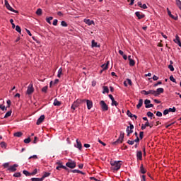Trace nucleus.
<instances>
[{
	"label": "nucleus",
	"mask_w": 181,
	"mask_h": 181,
	"mask_svg": "<svg viewBox=\"0 0 181 181\" xmlns=\"http://www.w3.org/2000/svg\"><path fill=\"white\" fill-rule=\"evenodd\" d=\"M110 165L112 166L111 169H112V170H119V169H121V166L122 165V161L112 160V161H110Z\"/></svg>",
	"instance_id": "1"
},
{
	"label": "nucleus",
	"mask_w": 181,
	"mask_h": 181,
	"mask_svg": "<svg viewBox=\"0 0 181 181\" xmlns=\"http://www.w3.org/2000/svg\"><path fill=\"white\" fill-rule=\"evenodd\" d=\"M83 103H86V99H78L76 100V101L74 102V103L72 104L71 108V110H76V108H77V107H79L80 105Z\"/></svg>",
	"instance_id": "2"
},
{
	"label": "nucleus",
	"mask_w": 181,
	"mask_h": 181,
	"mask_svg": "<svg viewBox=\"0 0 181 181\" xmlns=\"http://www.w3.org/2000/svg\"><path fill=\"white\" fill-rule=\"evenodd\" d=\"M124 135H125V134H124V132H121L118 139L117 141H115V142H113V145H118L119 144H122V141H124Z\"/></svg>",
	"instance_id": "3"
},
{
	"label": "nucleus",
	"mask_w": 181,
	"mask_h": 181,
	"mask_svg": "<svg viewBox=\"0 0 181 181\" xmlns=\"http://www.w3.org/2000/svg\"><path fill=\"white\" fill-rule=\"evenodd\" d=\"M56 165H58V166H57V168H56L57 170H60V169H64L65 170H69V168H67V167L63 165L62 163L60 161H57L56 163Z\"/></svg>",
	"instance_id": "4"
},
{
	"label": "nucleus",
	"mask_w": 181,
	"mask_h": 181,
	"mask_svg": "<svg viewBox=\"0 0 181 181\" xmlns=\"http://www.w3.org/2000/svg\"><path fill=\"white\" fill-rule=\"evenodd\" d=\"M33 91H35V88H33V83H30V85L28 86L27 94H28V95H30V94L33 93Z\"/></svg>",
	"instance_id": "5"
},
{
	"label": "nucleus",
	"mask_w": 181,
	"mask_h": 181,
	"mask_svg": "<svg viewBox=\"0 0 181 181\" xmlns=\"http://www.w3.org/2000/svg\"><path fill=\"white\" fill-rule=\"evenodd\" d=\"M100 105L103 111H108V105L104 100L100 102Z\"/></svg>",
	"instance_id": "6"
},
{
	"label": "nucleus",
	"mask_w": 181,
	"mask_h": 181,
	"mask_svg": "<svg viewBox=\"0 0 181 181\" xmlns=\"http://www.w3.org/2000/svg\"><path fill=\"white\" fill-rule=\"evenodd\" d=\"M66 166H67V168H70L71 169H74V168H76V162H67L66 163Z\"/></svg>",
	"instance_id": "7"
},
{
	"label": "nucleus",
	"mask_w": 181,
	"mask_h": 181,
	"mask_svg": "<svg viewBox=\"0 0 181 181\" xmlns=\"http://www.w3.org/2000/svg\"><path fill=\"white\" fill-rule=\"evenodd\" d=\"M165 91V90L163 88H158L156 90V97H158V95H160V94H163V93Z\"/></svg>",
	"instance_id": "8"
},
{
	"label": "nucleus",
	"mask_w": 181,
	"mask_h": 181,
	"mask_svg": "<svg viewBox=\"0 0 181 181\" xmlns=\"http://www.w3.org/2000/svg\"><path fill=\"white\" fill-rule=\"evenodd\" d=\"M108 96H109V98H110V100H112V105H115V107H117V105H118V103L115 101L114 96H112V95H109Z\"/></svg>",
	"instance_id": "9"
},
{
	"label": "nucleus",
	"mask_w": 181,
	"mask_h": 181,
	"mask_svg": "<svg viewBox=\"0 0 181 181\" xmlns=\"http://www.w3.org/2000/svg\"><path fill=\"white\" fill-rule=\"evenodd\" d=\"M43 121H45V115H42L40 117V118H38V119L37 120V125H40V124H42V122H43Z\"/></svg>",
	"instance_id": "10"
},
{
	"label": "nucleus",
	"mask_w": 181,
	"mask_h": 181,
	"mask_svg": "<svg viewBox=\"0 0 181 181\" xmlns=\"http://www.w3.org/2000/svg\"><path fill=\"white\" fill-rule=\"evenodd\" d=\"M88 110L93 108V102L90 100H86Z\"/></svg>",
	"instance_id": "11"
},
{
	"label": "nucleus",
	"mask_w": 181,
	"mask_h": 181,
	"mask_svg": "<svg viewBox=\"0 0 181 181\" xmlns=\"http://www.w3.org/2000/svg\"><path fill=\"white\" fill-rule=\"evenodd\" d=\"M16 168H18V164H14L12 166H10L8 168V170H10V172H16Z\"/></svg>",
	"instance_id": "12"
},
{
	"label": "nucleus",
	"mask_w": 181,
	"mask_h": 181,
	"mask_svg": "<svg viewBox=\"0 0 181 181\" xmlns=\"http://www.w3.org/2000/svg\"><path fill=\"white\" fill-rule=\"evenodd\" d=\"M175 43L178 45L180 47H181V42H180V37H179V35L175 36V39L174 40Z\"/></svg>",
	"instance_id": "13"
},
{
	"label": "nucleus",
	"mask_w": 181,
	"mask_h": 181,
	"mask_svg": "<svg viewBox=\"0 0 181 181\" xmlns=\"http://www.w3.org/2000/svg\"><path fill=\"white\" fill-rule=\"evenodd\" d=\"M135 15L137 16L138 19H144V18H145V14H141L139 11L136 12Z\"/></svg>",
	"instance_id": "14"
},
{
	"label": "nucleus",
	"mask_w": 181,
	"mask_h": 181,
	"mask_svg": "<svg viewBox=\"0 0 181 181\" xmlns=\"http://www.w3.org/2000/svg\"><path fill=\"white\" fill-rule=\"evenodd\" d=\"M76 148H78L81 151V148H83V145L81 144V142L78 141V139H76V145H75Z\"/></svg>",
	"instance_id": "15"
},
{
	"label": "nucleus",
	"mask_w": 181,
	"mask_h": 181,
	"mask_svg": "<svg viewBox=\"0 0 181 181\" xmlns=\"http://www.w3.org/2000/svg\"><path fill=\"white\" fill-rule=\"evenodd\" d=\"M84 22L85 23H86V25H88L89 26L91 25H94V21H91L90 19H84Z\"/></svg>",
	"instance_id": "16"
},
{
	"label": "nucleus",
	"mask_w": 181,
	"mask_h": 181,
	"mask_svg": "<svg viewBox=\"0 0 181 181\" xmlns=\"http://www.w3.org/2000/svg\"><path fill=\"white\" fill-rule=\"evenodd\" d=\"M136 158L139 160H142V151H139L136 152Z\"/></svg>",
	"instance_id": "17"
},
{
	"label": "nucleus",
	"mask_w": 181,
	"mask_h": 181,
	"mask_svg": "<svg viewBox=\"0 0 181 181\" xmlns=\"http://www.w3.org/2000/svg\"><path fill=\"white\" fill-rule=\"evenodd\" d=\"M53 104L55 107H60V105H62V103L57 99H54Z\"/></svg>",
	"instance_id": "18"
},
{
	"label": "nucleus",
	"mask_w": 181,
	"mask_h": 181,
	"mask_svg": "<svg viewBox=\"0 0 181 181\" xmlns=\"http://www.w3.org/2000/svg\"><path fill=\"white\" fill-rule=\"evenodd\" d=\"M143 105H144V100L139 99V103H138V105H136V108H137L138 110H139V108H141V107H142Z\"/></svg>",
	"instance_id": "19"
},
{
	"label": "nucleus",
	"mask_w": 181,
	"mask_h": 181,
	"mask_svg": "<svg viewBox=\"0 0 181 181\" xmlns=\"http://www.w3.org/2000/svg\"><path fill=\"white\" fill-rule=\"evenodd\" d=\"M110 65V61H107V62H106V64H103L102 66H101V67H102V69H103V70H107V69H108V66Z\"/></svg>",
	"instance_id": "20"
},
{
	"label": "nucleus",
	"mask_w": 181,
	"mask_h": 181,
	"mask_svg": "<svg viewBox=\"0 0 181 181\" xmlns=\"http://www.w3.org/2000/svg\"><path fill=\"white\" fill-rule=\"evenodd\" d=\"M23 135V133H22V132H18L14 133L13 136H16L17 138H21V136H22Z\"/></svg>",
	"instance_id": "21"
},
{
	"label": "nucleus",
	"mask_w": 181,
	"mask_h": 181,
	"mask_svg": "<svg viewBox=\"0 0 181 181\" xmlns=\"http://www.w3.org/2000/svg\"><path fill=\"white\" fill-rule=\"evenodd\" d=\"M6 8L8 9V11H11V12H14V13H18V11L13 9V8L11 6V5L7 6Z\"/></svg>",
	"instance_id": "22"
},
{
	"label": "nucleus",
	"mask_w": 181,
	"mask_h": 181,
	"mask_svg": "<svg viewBox=\"0 0 181 181\" xmlns=\"http://www.w3.org/2000/svg\"><path fill=\"white\" fill-rule=\"evenodd\" d=\"M140 172L143 175L146 173V170H145V168H144V164H141V166H140Z\"/></svg>",
	"instance_id": "23"
},
{
	"label": "nucleus",
	"mask_w": 181,
	"mask_h": 181,
	"mask_svg": "<svg viewBox=\"0 0 181 181\" xmlns=\"http://www.w3.org/2000/svg\"><path fill=\"white\" fill-rule=\"evenodd\" d=\"M103 94H105V93H107V94H108V93H110V90L108 89V86H103Z\"/></svg>",
	"instance_id": "24"
},
{
	"label": "nucleus",
	"mask_w": 181,
	"mask_h": 181,
	"mask_svg": "<svg viewBox=\"0 0 181 181\" xmlns=\"http://www.w3.org/2000/svg\"><path fill=\"white\" fill-rule=\"evenodd\" d=\"M148 95H154V97H156V90H148Z\"/></svg>",
	"instance_id": "25"
},
{
	"label": "nucleus",
	"mask_w": 181,
	"mask_h": 181,
	"mask_svg": "<svg viewBox=\"0 0 181 181\" xmlns=\"http://www.w3.org/2000/svg\"><path fill=\"white\" fill-rule=\"evenodd\" d=\"M63 74V69H62V68H60L58 70V74H57V77H59V78H60V77H62V75Z\"/></svg>",
	"instance_id": "26"
},
{
	"label": "nucleus",
	"mask_w": 181,
	"mask_h": 181,
	"mask_svg": "<svg viewBox=\"0 0 181 181\" xmlns=\"http://www.w3.org/2000/svg\"><path fill=\"white\" fill-rule=\"evenodd\" d=\"M49 176H50V173H45V174L42 177V180H45V178L49 177Z\"/></svg>",
	"instance_id": "27"
},
{
	"label": "nucleus",
	"mask_w": 181,
	"mask_h": 181,
	"mask_svg": "<svg viewBox=\"0 0 181 181\" xmlns=\"http://www.w3.org/2000/svg\"><path fill=\"white\" fill-rule=\"evenodd\" d=\"M168 13L170 18H172V19H175V21H176V19H177V18H175V16L173 15H172V13L170 12V11H168Z\"/></svg>",
	"instance_id": "28"
},
{
	"label": "nucleus",
	"mask_w": 181,
	"mask_h": 181,
	"mask_svg": "<svg viewBox=\"0 0 181 181\" xmlns=\"http://www.w3.org/2000/svg\"><path fill=\"white\" fill-rule=\"evenodd\" d=\"M23 175H25L26 176H32L31 173H29L28 170H24L23 171Z\"/></svg>",
	"instance_id": "29"
},
{
	"label": "nucleus",
	"mask_w": 181,
	"mask_h": 181,
	"mask_svg": "<svg viewBox=\"0 0 181 181\" xmlns=\"http://www.w3.org/2000/svg\"><path fill=\"white\" fill-rule=\"evenodd\" d=\"M12 115V110L8 111L6 113L4 118H8V117H11Z\"/></svg>",
	"instance_id": "30"
},
{
	"label": "nucleus",
	"mask_w": 181,
	"mask_h": 181,
	"mask_svg": "<svg viewBox=\"0 0 181 181\" xmlns=\"http://www.w3.org/2000/svg\"><path fill=\"white\" fill-rule=\"evenodd\" d=\"M50 21H53V17H48L46 18V22L49 25H52V22H50Z\"/></svg>",
	"instance_id": "31"
},
{
	"label": "nucleus",
	"mask_w": 181,
	"mask_h": 181,
	"mask_svg": "<svg viewBox=\"0 0 181 181\" xmlns=\"http://www.w3.org/2000/svg\"><path fill=\"white\" fill-rule=\"evenodd\" d=\"M16 32H18V33H22V29H21V26H19V25L16 26Z\"/></svg>",
	"instance_id": "32"
},
{
	"label": "nucleus",
	"mask_w": 181,
	"mask_h": 181,
	"mask_svg": "<svg viewBox=\"0 0 181 181\" xmlns=\"http://www.w3.org/2000/svg\"><path fill=\"white\" fill-rule=\"evenodd\" d=\"M92 47H100V46L97 45V42H95L94 40H92Z\"/></svg>",
	"instance_id": "33"
},
{
	"label": "nucleus",
	"mask_w": 181,
	"mask_h": 181,
	"mask_svg": "<svg viewBox=\"0 0 181 181\" xmlns=\"http://www.w3.org/2000/svg\"><path fill=\"white\" fill-rule=\"evenodd\" d=\"M176 5L178 6L180 9H181V1L180 0H175Z\"/></svg>",
	"instance_id": "34"
},
{
	"label": "nucleus",
	"mask_w": 181,
	"mask_h": 181,
	"mask_svg": "<svg viewBox=\"0 0 181 181\" xmlns=\"http://www.w3.org/2000/svg\"><path fill=\"white\" fill-rule=\"evenodd\" d=\"M42 8H38L36 11V14L38 15L39 16H40V15H42Z\"/></svg>",
	"instance_id": "35"
},
{
	"label": "nucleus",
	"mask_w": 181,
	"mask_h": 181,
	"mask_svg": "<svg viewBox=\"0 0 181 181\" xmlns=\"http://www.w3.org/2000/svg\"><path fill=\"white\" fill-rule=\"evenodd\" d=\"M168 112H176V107H173V108H169Z\"/></svg>",
	"instance_id": "36"
},
{
	"label": "nucleus",
	"mask_w": 181,
	"mask_h": 181,
	"mask_svg": "<svg viewBox=\"0 0 181 181\" xmlns=\"http://www.w3.org/2000/svg\"><path fill=\"white\" fill-rule=\"evenodd\" d=\"M61 25H62V26H63L64 28H67V26H68L67 23H66V21H62L61 22Z\"/></svg>",
	"instance_id": "37"
},
{
	"label": "nucleus",
	"mask_w": 181,
	"mask_h": 181,
	"mask_svg": "<svg viewBox=\"0 0 181 181\" xmlns=\"http://www.w3.org/2000/svg\"><path fill=\"white\" fill-rule=\"evenodd\" d=\"M129 66H135V61L134 59L129 60Z\"/></svg>",
	"instance_id": "38"
},
{
	"label": "nucleus",
	"mask_w": 181,
	"mask_h": 181,
	"mask_svg": "<svg viewBox=\"0 0 181 181\" xmlns=\"http://www.w3.org/2000/svg\"><path fill=\"white\" fill-rule=\"evenodd\" d=\"M21 176H22V174H21V173H16L13 174L14 177H21Z\"/></svg>",
	"instance_id": "39"
},
{
	"label": "nucleus",
	"mask_w": 181,
	"mask_h": 181,
	"mask_svg": "<svg viewBox=\"0 0 181 181\" xmlns=\"http://www.w3.org/2000/svg\"><path fill=\"white\" fill-rule=\"evenodd\" d=\"M31 180L32 181H43V178H35V177H33V178H31Z\"/></svg>",
	"instance_id": "40"
},
{
	"label": "nucleus",
	"mask_w": 181,
	"mask_h": 181,
	"mask_svg": "<svg viewBox=\"0 0 181 181\" xmlns=\"http://www.w3.org/2000/svg\"><path fill=\"white\" fill-rule=\"evenodd\" d=\"M147 117H148L150 118H152L153 117H154V115L151 112H147Z\"/></svg>",
	"instance_id": "41"
},
{
	"label": "nucleus",
	"mask_w": 181,
	"mask_h": 181,
	"mask_svg": "<svg viewBox=\"0 0 181 181\" xmlns=\"http://www.w3.org/2000/svg\"><path fill=\"white\" fill-rule=\"evenodd\" d=\"M10 23L12 25V28L15 29V28H16V25H15V23H13V19H10Z\"/></svg>",
	"instance_id": "42"
},
{
	"label": "nucleus",
	"mask_w": 181,
	"mask_h": 181,
	"mask_svg": "<svg viewBox=\"0 0 181 181\" xmlns=\"http://www.w3.org/2000/svg\"><path fill=\"white\" fill-rule=\"evenodd\" d=\"M127 115L130 118H132V117H133V115H132V113H131V111H129V110H127Z\"/></svg>",
	"instance_id": "43"
},
{
	"label": "nucleus",
	"mask_w": 181,
	"mask_h": 181,
	"mask_svg": "<svg viewBox=\"0 0 181 181\" xmlns=\"http://www.w3.org/2000/svg\"><path fill=\"white\" fill-rule=\"evenodd\" d=\"M6 108L7 107H6L5 105H0V109L2 110V111H6Z\"/></svg>",
	"instance_id": "44"
},
{
	"label": "nucleus",
	"mask_w": 181,
	"mask_h": 181,
	"mask_svg": "<svg viewBox=\"0 0 181 181\" xmlns=\"http://www.w3.org/2000/svg\"><path fill=\"white\" fill-rule=\"evenodd\" d=\"M170 80L173 81V83H176V79L172 75L170 76Z\"/></svg>",
	"instance_id": "45"
},
{
	"label": "nucleus",
	"mask_w": 181,
	"mask_h": 181,
	"mask_svg": "<svg viewBox=\"0 0 181 181\" xmlns=\"http://www.w3.org/2000/svg\"><path fill=\"white\" fill-rule=\"evenodd\" d=\"M37 174V169H35L33 172L31 173V176H35V175Z\"/></svg>",
	"instance_id": "46"
},
{
	"label": "nucleus",
	"mask_w": 181,
	"mask_h": 181,
	"mask_svg": "<svg viewBox=\"0 0 181 181\" xmlns=\"http://www.w3.org/2000/svg\"><path fill=\"white\" fill-rule=\"evenodd\" d=\"M1 148H6V143H5V141H2L1 144H0Z\"/></svg>",
	"instance_id": "47"
},
{
	"label": "nucleus",
	"mask_w": 181,
	"mask_h": 181,
	"mask_svg": "<svg viewBox=\"0 0 181 181\" xmlns=\"http://www.w3.org/2000/svg\"><path fill=\"white\" fill-rule=\"evenodd\" d=\"M30 141L31 140H30V137H28V139H24V143L25 144H30Z\"/></svg>",
	"instance_id": "48"
},
{
	"label": "nucleus",
	"mask_w": 181,
	"mask_h": 181,
	"mask_svg": "<svg viewBox=\"0 0 181 181\" xmlns=\"http://www.w3.org/2000/svg\"><path fill=\"white\" fill-rule=\"evenodd\" d=\"M168 69L170 70V71H175V68L173 67V65H169Z\"/></svg>",
	"instance_id": "49"
},
{
	"label": "nucleus",
	"mask_w": 181,
	"mask_h": 181,
	"mask_svg": "<svg viewBox=\"0 0 181 181\" xmlns=\"http://www.w3.org/2000/svg\"><path fill=\"white\" fill-rule=\"evenodd\" d=\"M42 93H47V86H45L42 88Z\"/></svg>",
	"instance_id": "50"
},
{
	"label": "nucleus",
	"mask_w": 181,
	"mask_h": 181,
	"mask_svg": "<svg viewBox=\"0 0 181 181\" xmlns=\"http://www.w3.org/2000/svg\"><path fill=\"white\" fill-rule=\"evenodd\" d=\"M141 94H144V95H149L148 90H141Z\"/></svg>",
	"instance_id": "51"
},
{
	"label": "nucleus",
	"mask_w": 181,
	"mask_h": 181,
	"mask_svg": "<svg viewBox=\"0 0 181 181\" xmlns=\"http://www.w3.org/2000/svg\"><path fill=\"white\" fill-rule=\"evenodd\" d=\"M57 22H58L57 19H54V20L53 21L52 25H53L54 26H57Z\"/></svg>",
	"instance_id": "52"
},
{
	"label": "nucleus",
	"mask_w": 181,
	"mask_h": 181,
	"mask_svg": "<svg viewBox=\"0 0 181 181\" xmlns=\"http://www.w3.org/2000/svg\"><path fill=\"white\" fill-rule=\"evenodd\" d=\"M98 143L101 144V145H103V146H106L107 144L104 142H103V141H101L100 139H98Z\"/></svg>",
	"instance_id": "53"
},
{
	"label": "nucleus",
	"mask_w": 181,
	"mask_h": 181,
	"mask_svg": "<svg viewBox=\"0 0 181 181\" xmlns=\"http://www.w3.org/2000/svg\"><path fill=\"white\" fill-rule=\"evenodd\" d=\"M150 103H151V101L148 99H146L144 100V104H145L146 106L148 105Z\"/></svg>",
	"instance_id": "54"
},
{
	"label": "nucleus",
	"mask_w": 181,
	"mask_h": 181,
	"mask_svg": "<svg viewBox=\"0 0 181 181\" xmlns=\"http://www.w3.org/2000/svg\"><path fill=\"white\" fill-rule=\"evenodd\" d=\"M139 137H140V139H143V138H144V132H140Z\"/></svg>",
	"instance_id": "55"
},
{
	"label": "nucleus",
	"mask_w": 181,
	"mask_h": 181,
	"mask_svg": "<svg viewBox=\"0 0 181 181\" xmlns=\"http://www.w3.org/2000/svg\"><path fill=\"white\" fill-rule=\"evenodd\" d=\"M168 114H169V110L166 109L163 111V115H168Z\"/></svg>",
	"instance_id": "56"
},
{
	"label": "nucleus",
	"mask_w": 181,
	"mask_h": 181,
	"mask_svg": "<svg viewBox=\"0 0 181 181\" xmlns=\"http://www.w3.org/2000/svg\"><path fill=\"white\" fill-rule=\"evenodd\" d=\"M153 80L154 81H156L159 80V77L156 76V75H154V76H153Z\"/></svg>",
	"instance_id": "57"
},
{
	"label": "nucleus",
	"mask_w": 181,
	"mask_h": 181,
	"mask_svg": "<svg viewBox=\"0 0 181 181\" xmlns=\"http://www.w3.org/2000/svg\"><path fill=\"white\" fill-rule=\"evenodd\" d=\"M126 81H127V84H129V86H132V81H131V79L128 78Z\"/></svg>",
	"instance_id": "58"
},
{
	"label": "nucleus",
	"mask_w": 181,
	"mask_h": 181,
	"mask_svg": "<svg viewBox=\"0 0 181 181\" xmlns=\"http://www.w3.org/2000/svg\"><path fill=\"white\" fill-rule=\"evenodd\" d=\"M153 107V104H151V103L145 106L146 108H152Z\"/></svg>",
	"instance_id": "59"
},
{
	"label": "nucleus",
	"mask_w": 181,
	"mask_h": 181,
	"mask_svg": "<svg viewBox=\"0 0 181 181\" xmlns=\"http://www.w3.org/2000/svg\"><path fill=\"white\" fill-rule=\"evenodd\" d=\"M4 168H9V163H5L3 165Z\"/></svg>",
	"instance_id": "60"
},
{
	"label": "nucleus",
	"mask_w": 181,
	"mask_h": 181,
	"mask_svg": "<svg viewBox=\"0 0 181 181\" xmlns=\"http://www.w3.org/2000/svg\"><path fill=\"white\" fill-rule=\"evenodd\" d=\"M29 159H37V156L34 155V156H30V157L29 158Z\"/></svg>",
	"instance_id": "61"
},
{
	"label": "nucleus",
	"mask_w": 181,
	"mask_h": 181,
	"mask_svg": "<svg viewBox=\"0 0 181 181\" xmlns=\"http://www.w3.org/2000/svg\"><path fill=\"white\" fill-rule=\"evenodd\" d=\"M156 116H157V117H162V113H161L160 111H158V112H156Z\"/></svg>",
	"instance_id": "62"
},
{
	"label": "nucleus",
	"mask_w": 181,
	"mask_h": 181,
	"mask_svg": "<svg viewBox=\"0 0 181 181\" xmlns=\"http://www.w3.org/2000/svg\"><path fill=\"white\" fill-rule=\"evenodd\" d=\"M127 144H129V145H134V141H131V140H128Z\"/></svg>",
	"instance_id": "63"
},
{
	"label": "nucleus",
	"mask_w": 181,
	"mask_h": 181,
	"mask_svg": "<svg viewBox=\"0 0 181 181\" xmlns=\"http://www.w3.org/2000/svg\"><path fill=\"white\" fill-rule=\"evenodd\" d=\"M129 129H134V124H132L131 122H129Z\"/></svg>",
	"instance_id": "64"
}]
</instances>
